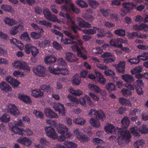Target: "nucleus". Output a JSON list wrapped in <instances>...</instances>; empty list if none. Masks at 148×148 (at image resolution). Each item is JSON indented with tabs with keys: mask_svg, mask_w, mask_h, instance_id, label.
Returning a JSON list of instances; mask_svg holds the SVG:
<instances>
[{
	"mask_svg": "<svg viewBox=\"0 0 148 148\" xmlns=\"http://www.w3.org/2000/svg\"><path fill=\"white\" fill-rule=\"evenodd\" d=\"M23 125L21 120L16 122L14 126H12L11 128L12 131L16 134L21 135L31 136L33 134L32 132L29 129L25 130L23 128H20Z\"/></svg>",
	"mask_w": 148,
	"mask_h": 148,
	"instance_id": "f257e3e1",
	"label": "nucleus"
},
{
	"mask_svg": "<svg viewBox=\"0 0 148 148\" xmlns=\"http://www.w3.org/2000/svg\"><path fill=\"white\" fill-rule=\"evenodd\" d=\"M54 65L53 66H50L48 68V70L50 73L55 75L62 74L66 75L68 74V71L66 69L62 68L60 67H55Z\"/></svg>",
	"mask_w": 148,
	"mask_h": 148,
	"instance_id": "f03ea898",
	"label": "nucleus"
},
{
	"mask_svg": "<svg viewBox=\"0 0 148 148\" xmlns=\"http://www.w3.org/2000/svg\"><path fill=\"white\" fill-rule=\"evenodd\" d=\"M24 50L27 54H30L31 53L34 57L36 56L39 53L38 49L30 44L25 45Z\"/></svg>",
	"mask_w": 148,
	"mask_h": 148,
	"instance_id": "7ed1b4c3",
	"label": "nucleus"
},
{
	"mask_svg": "<svg viewBox=\"0 0 148 148\" xmlns=\"http://www.w3.org/2000/svg\"><path fill=\"white\" fill-rule=\"evenodd\" d=\"M118 128L119 129L118 132L122 136L123 139L125 140L126 143H129L131 138V135L129 131L123 128Z\"/></svg>",
	"mask_w": 148,
	"mask_h": 148,
	"instance_id": "20e7f679",
	"label": "nucleus"
},
{
	"mask_svg": "<svg viewBox=\"0 0 148 148\" xmlns=\"http://www.w3.org/2000/svg\"><path fill=\"white\" fill-rule=\"evenodd\" d=\"M43 13L45 18L48 20L52 21L53 22H57L60 23V21L57 18L56 16L55 15H52L49 10L46 9L43 10Z\"/></svg>",
	"mask_w": 148,
	"mask_h": 148,
	"instance_id": "39448f33",
	"label": "nucleus"
},
{
	"mask_svg": "<svg viewBox=\"0 0 148 148\" xmlns=\"http://www.w3.org/2000/svg\"><path fill=\"white\" fill-rule=\"evenodd\" d=\"M63 32L65 35L71 39H70L68 38H65L63 41L64 44L68 45L72 44L75 43L76 42L73 40H75L76 38V36H75L67 31L66 30H63Z\"/></svg>",
	"mask_w": 148,
	"mask_h": 148,
	"instance_id": "423d86ee",
	"label": "nucleus"
},
{
	"mask_svg": "<svg viewBox=\"0 0 148 148\" xmlns=\"http://www.w3.org/2000/svg\"><path fill=\"white\" fill-rule=\"evenodd\" d=\"M33 71V72L38 76L44 77L46 75L45 68L40 65L34 67Z\"/></svg>",
	"mask_w": 148,
	"mask_h": 148,
	"instance_id": "0eeeda50",
	"label": "nucleus"
},
{
	"mask_svg": "<svg viewBox=\"0 0 148 148\" xmlns=\"http://www.w3.org/2000/svg\"><path fill=\"white\" fill-rule=\"evenodd\" d=\"M45 129V132L48 137L53 139L57 138V135L53 128L50 126H47Z\"/></svg>",
	"mask_w": 148,
	"mask_h": 148,
	"instance_id": "6e6552de",
	"label": "nucleus"
},
{
	"mask_svg": "<svg viewBox=\"0 0 148 148\" xmlns=\"http://www.w3.org/2000/svg\"><path fill=\"white\" fill-rule=\"evenodd\" d=\"M123 8L121 9V11L124 14H123L121 13V14L124 16L131 11L132 9V7H135L136 5L132 2H128L123 5Z\"/></svg>",
	"mask_w": 148,
	"mask_h": 148,
	"instance_id": "1a4fd4ad",
	"label": "nucleus"
},
{
	"mask_svg": "<svg viewBox=\"0 0 148 148\" xmlns=\"http://www.w3.org/2000/svg\"><path fill=\"white\" fill-rule=\"evenodd\" d=\"M73 51H77V54L78 57L82 58L84 60L87 59V56L83 53L82 51V48H80L77 45H73L72 47Z\"/></svg>",
	"mask_w": 148,
	"mask_h": 148,
	"instance_id": "9d476101",
	"label": "nucleus"
},
{
	"mask_svg": "<svg viewBox=\"0 0 148 148\" xmlns=\"http://www.w3.org/2000/svg\"><path fill=\"white\" fill-rule=\"evenodd\" d=\"M53 107L55 110L58 112L59 114H62V115H64L65 112L64 105L60 103H55L53 104Z\"/></svg>",
	"mask_w": 148,
	"mask_h": 148,
	"instance_id": "9b49d317",
	"label": "nucleus"
},
{
	"mask_svg": "<svg viewBox=\"0 0 148 148\" xmlns=\"http://www.w3.org/2000/svg\"><path fill=\"white\" fill-rule=\"evenodd\" d=\"M123 40L121 38H118L112 39L110 41V43L111 45L116 47L121 48L123 47L122 43L123 42Z\"/></svg>",
	"mask_w": 148,
	"mask_h": 148,
	"instance_id": "f8f14e48",
	"label": "nucleus"
},
{
	"mask_svg": "<svg viewBox=\"0 0 148 148\" xmlns=\"http://www.w3.org/2000/svg\"><path fill=\"white\" fill-rule=\"evenodd\" d=\"M17 141L19 143L28 147L30 146L32 143V141L29 138L25 137L18 138L17 140Z\"/></svg>",
	"mask_w": 148,
	"mask_h": 148,
	"instance_id": "ddd939ff",
	"label": "nucleus"
},
{
	"mask_svg": "<svg viewBox=\"0 0 148 148\" xmlns=\"http://www.w3.org/2000/svg\"><path fill=\"white\" fill-rule=\"evenodd\" d=\"M57 127L58 132L61 134H64L66 133H70L68 132V128L65 125L62 124H60L57 126H55Z\"/></svg>",
	"mask_w": 148,
	"mask_h": 148,
	"instance_id": "4468645a",
	"label": "nucleus"
},
{
	"mask_svg": "<svg viewBox=\"0 0 148 148\" xmlns=\"http://www.w3.org/2000/svg\"><path fill=\"white\" fill-rule=\"evenodd\" d=\"M18 98L27 104H30L32 102L30 97L27 95L19 94L18 95Z\"/></svg>",
	"mask_w": 148,
	"mask_h": 148,
	"instance_id": "2eb2a0df",
	"label": "nucleus"
},
{
	"mask_svg": "<svg viewBox=\"0 0 148 148\" xmlns=\"http://www.w3.org/2000/svg\"><path fill=\"white\" fill-rule=\"evenodd\" d=\"M8 107L11 114L15 116L18 115L19 111L14 104H9Z\"/></svg>",
	"mask_w": 148,
	"mask_h": 148,
	"instance_id": "dca6fc26",
	"label": "nucleus"
},
{
	"mask_svg": "<svg viewBox=\"0 0 148 148\" xmlns=\"http://www.w3.org/2000/svg\"><path fill=\"white\" fill-rule=\"evenodd\" d=\"M115 67L119 73H124L125 69V62L124 61L120 62L117 65L115 66Z\"/></svg>",
	"mask_w": 148,
	"mask_h": 148,
	"instance_id": "f3484780",
	"label": "nucleus"
},
{
	"mask_svg": "<svg viewBox=\"0 0 148 148\" xmlns=\"http://www.w3.org/2000/svg\"><path fill=\"white\" fill-rule=\"evenodd\" d=\"M77 19L79 27L85 28H89L91 27V25L90 24L86 22L81 18L78 17Z\"/></svg>",
	"mask_w": 148,
	"mask_h": 148,
	"instance_id": "a211bd4d",
	"label": "nucleus"
},
{
	"mask_svg": "<svg viewBox=\"0 0 148 148\" xmlns=\"http://www.w3.org/2000/svg\"><path fill=\"white\" fill-rule=\"evenodd\" d=\"M57 58L54 56L51 55L46 56L44 60L46 64L49 65L52 64L56 62Z\"/></svg>",
	"mask_w": 148,
	"mask_h": 148,
	"instance_id": "6ab92c4d",
	"label": "nucleus"
},
{
	"mask_svg": "<svg viewBox=\"0 0 148 148\" xmlns=\"http://www.w3.org/2000/svg\"><path fill=\"white\" fill-rule=\"evenodd\" d=\"M31 95L32 96L35 98H39L43 96L44 93L40 89H33L31 91Z\"/></svg>",
	"mask_w": 148,
	"mask_h": 148,
	"instance_id": "aec40b11",
	"label": "nucleus"
},
{
	"mask_svg": "<svg viewBox=\"0 0 148 148\" xmlns=\"http://www.w3.org/2000/svg\"><path fill=\"white\" fill-rule=\"evenodd\" d=\"M45 113L46 116L49 118H56L58 116V115L50 108L45 109Z\"/></svg>",
	"mask_w": 148,
	"mask_h": 148,
	"instance_id": "412c9836",
	"label": "nucleus"
},
{
	"mask_svg": "<svg viewBox=\"0 0 148 148\" xmlns=\"http://www.w3.org/2000/svg\"><path fill=\"white\" fill-rule=\"evenodd\" d=\"M67 97L69 99L70 101L71 102L70 103H67L68 106H71L73 107L75 106L79 103V100L75 97L72 96L70 95H68Z\"/></svg>",
	"mask_w": 148,
	"mask_h": 148,
	"instance_id": "4be33fe9",
	"label": "nucleus"
},
{
	"mask_svg": "<svg viewBox=\"0 0 148 148\" xmlns=\"http://www.w3.org/2000/svg\"><path fill=\"white\" fill-rule=\"evenodd\" d=\"M133 29L135 30H144L148 31V26L146 24H141L139 25H135L133 26Z\"/></svg>",
	"mask_w": 148,
	"mask_h": 148,
	"instance_id": "5701e85b",
	"label": "nucleus"
},
{
	"mask_svg": "<svg viewBox=\"0 0 148 148\" xmlns=\"http://www.w3.org/2000/svg\"><path fill=\"white\" fill-rule=\"evenodd\" d=\"M122 79L125 82L130 84L134 81L133 77L128 74H124L122 75Z\"/></svg>",
	"mask_w": 148,
	"mask_h": 148,
	"instance_id": "b1692460",
	"label": "nucleus"
},
{
	"mask_svg": "<svg viewBox=\"0 0 148 148\" xmlns=\"http://www.w3.org/2000/svg\"><path fill=\"white\" fill-rule=\"evenodd\" d=\"M122 124L121 128L125 129L129 125L130 121L128 118L126 116H124L122 119L121 121Z\"/></svg>",
	"mask_w": 148,
	"mask_h": 148,
	"instance_id": "393cba45",
	"label": "nucleus"
},
{
	"mask_svg": "<svg viewBox=\"0 0 148 148\" xmlns=\"http://www.w3.org/2000/svg\"><path fill=\"white\" fill-rule=\"evenodd\" d=\"M40 89L41 90L46 92L48 94L51 93L53 92V88L51 87L49 85H43L40 86Z\"/></svg>",
	"mask_w": 148,
	"mask_h": 148,
	"instance_id": "a878e982",
	"label": "nucleus"
},
{
	"mask_svg": "<svg viewBox=\"0 0 148 148\" xmlns=\"http://www.w3.org/2000/svg\"><path fill=\"white\" fill-rule=\"evenodd\" d=\"M0 88L3 91L6 92L10 91L11 89L9 84L5 82H3L1 83Z\"/></svg>",
	"mask_w": 148,
	"mask_h": 148,
	"instance_id": "bb28decb",
	"label": "nucleus"
},
{
	"mask_svg": "<svg viewBox=\"0 0 148 148\" xmlns=\"http://www.w3.org/2000/svg\"><path fill=\"white\" fill-rule=\"evenodd\" d=\"M66 59L69 62H74L77 60L75 55L71 53L68 52L66 54Z\"/></svg>",
	"mask_w": 148,
	"mask_h": 148,
	"instance_id": "cd10ccee",
	"label": "nucleus"
},
{
	"mask_svg": "<svg viewBox=\"0 0 148 148\" xmlns=\"http://www.w3.org/2000/svg\"><path fill=\"white\" fill-rule=\"evenodd\" d=\"M95 118L98 120H100L103 121L106 118V116L104 112L101 111H98L97 112Z\"/></svg>",
	"mask_w": 148,
	"mask_h": 148,
	"instance_id": "c85d7f7f",
	"label": "nucleus"
},
{
	"mask_svg": "<svg viewBox=\"0 0 148 148\" xmlns=\"http://www.w3.org/2000/svg\"><path fill=\"white\" fill-rule=\"evenodd\" d=\"M95 74L98 82L102 84H103L105 82V80L103 78L102 74L99 72L95 71Z\"/></svg>",
	"mask_w": 148,
	"mask_h": 148,
	"instance_id": "c756f323",
	"label": "nucleus"
},
{
	"mask_svg": "<svg viewBox=\"0 0 148 148\" xmlns=\"http://www.w3.org/2000/svg\"><path fill=\"white\" fill-rule=\"evenodd\" d=\"M88 87L90 90L97 93H100L101 92V89L97 86L90 84L88 85Z\"/></svg>",
	"mask_w": 148,
	"mask_h": 148,
	"instance_id": "7c9ffc66",
	"label": "nucleus"
},
{
	"mask_svg": "<svg viewBox=\"0 0 148 148\" xmlns=\"http://www.w3.org/2000/svg\"><path fill=\"white\" fill-rule=\"evenodd\" d=\"M104 129L106 132L110 134H112L115 130L114 127L111 124H108L105 127Z\"/></svg>",
	"mask_w": 148,
	"mask_h": 148,
	"instance_id": "2f4dec72",
	"label": "nucleus"
},
{
	"mask_svg": "<svg viewBox=\"0 0 148 148\" xmlns=\"http://www.w3.org/2000/svg\"><path fill=\"white\" fill-rule=\"evenodd\" d=\"M119 101L121 105L126 106H131L132 104L130 101L125 99L124 98H121L119 99Z\"/></svg>",
	"mask_w": 148,
	"mask_h": 148,
	"instance_id": "473e14b6",
	"label": "nucleus"
},
{
	"mask_svg": "<svg viewBox=\"0 0 148 148\" xmlns=\"http://www.w3.org/2000/svg\"><path fill=\"white\" fill-rule=\"evenodd\" d=\"M23 28V26L21 25H18L17 26H14L10 31V34L13 35L16 34L18 31V29H21L22 30Z\"/></svg>",
	"mask_w": 148,
	"mask_h": 148,
	"instance_id": "72a5a7b5",
	"label": "nucleus"
},
{
	"mask_svg": "<svg viewBox=\"0 0 148 148\" xmlns=\"http://www.w3.org/2000/svg\"><path fill=\"white\" fill-rule=\"evenodd\" d=\"M58 138V140L60 142H62L65 140L66 138H68L71 137V133H66L65 134H61Z\"/></svg>",
	"mask_w": 148,
	"mask_h": 148,
	"instance_id": "f704fd0d",
	"label": "nucleus"
},
{
	"mask_svg": "<svg viewBox=\"0 0 148 148\" xmlns=\"http://www.w3.org/2000/svg\"><path fill=\"white\" fill-rule=\"evenodd\" d=\"M4 21L5 23L10 26H12L15 24L14 20L9 17H6L4 18Z\"/></svg>",
	"mask_w": 148,
	"mask_h": 148,
	"instance_id": "c9c22d12",
	"label": "nucleus"
},
{
	"mask_svg": "<svg viewBox=\"0 0 148 148\" xmlns=\"http://www.w3.org/2000/svg\"><path fill=\"white\" fill-rule=\"evenodd\" d=\"M92 28L93 29H95L96 32V31H97V32L98 33H97L96 36L99 37H103L104 35V29H102L101 28L98 27L96 26H93L92 27Z\"/></svg>",
	"mask_w": 148,
	"mask_h": 148,
	"instance_id": "e433bc0d",
	"label": "nucleus"
},
{
	"mask_svg": "<svg viewBox=\"0 0 148 148\" xmlns=\"http://www.w3.org/2000/svg\"><path fill=\"white\" fill-rule=\"evenodd\" d=\"M72 81L74 85H78L79 84L80 82V77L78 76L75 75L72 78Z\"/></svg>",
	"mask_w": 148,
	"mask_h": 148,
	"instance_id": "4c0bfd02",
	"label": "nucleus"
},
{
	"mask_svg": "<svg viewBox=\"0 0 148 148\" xmlns=\"http://www.w3.org/2000/svg\"><path fill=\"white\" fill-rule=\"evenodd\" d=\"M139 128V131L142 134L148 133V127L145 125L143 124Z\"/></svg>",
	"mask_w": 148,
	"mask_h": 148,
	"instance_id": "58836bf2",
	"label": "nucleus"
},
{
	"mask_svg": "<svg viewBox=\"0 0 148 148\" xmlns=\"http://www.w3.org/2000/svg\"><path fill=\"white\" fill-rule=\"evenodd\" d=\"M140 57V56H138L136 58H130L127 60V62L131 65L137 64L139 63L138 59Z\"/></svg>",
	"mask_w": 148,
	"mask_h": 148,
	"instance_id": "ea45409f",
	"label": "nucleus"
},
{
	"mask_svg": "<svg viewBox=\"0 0 148 148\" xmlns=\"http://www.w3.org/2000/svg\"><path fill=\"white\" fill-rule=\"evenodd\" d=\"M90 123L92 126L96 128L99 127L100 125V123L98 120H95L92 118H91L90 121Z\"/></svg>",
	"mask_w": 148,
	"mask_h": 148,
	"instance_id": "a19ab883",
	"label": "nucleus"
},
{
	"mask_svg": "<svg viewBox=\"0 0 148 148\" xmlns=\"http://www.w3.org/2000/svg\"><path fill=\"white\" fill-rule=\"evenodd\" d=\"M82 31L84 33L88 35H93L96 33V32L95 29H83L82 30Z\"/></svg>",
	"mask_w": 148,
	"mask_h": 148,
	"instance_id": "79ce46f5",
	"label": "nucleus"
},
{
	"mask_svg": "<svg viewBox=\"0 0 148 148\" xmlns=\"http://www.w3.org/2000/svg\"><path fill=\"white\" fill-rule=\"evenodd\" d=\"M115 85L112 83L111 82L106 85V88L109 92H111L113 90H115Z\"/></svg>",
	"mask_w": 148,
	"mask_h": 148,
	"instance_id": "37998d69",
	"label": "nucleus"
},
{
	"mask_svg": "<svg viewBox=\"0 0 148 148\" xmlns=\"http://www.w3.org/2000/svg\"><path fill=\"white\" fill-rule=\"evenodd\" d=\"M77 5L82 8H86L88 4L85 1L82 0H78L76 1Z\"/></svg>",
	"mask_w": 148,
	"mask_h": 148,
	"instance_id": "c03bdc74",
	"label": "nucleus"
},
{
	"mask_svg": "<svg viewBox=\"0 0 148 148\" xmlns=\"http://www.w3.org/2000/svg\"><path fill=\"white\" fill-rule=\"evenodd\" d=\"M104 72L106 75L111 77L114 79L115 74L114 71L108 69L106 70Z\"/></svg>",
	"mask_w": 148,
	"mask_h": 148,
	"instance_id": "a18cd8bd",
	"label": "nucleus"
},
{
	"mask_svg": "<svg viewBox=\"0 0 148 148\" xmlns=\"http://www.w3.org/2000/svg\"><path fill=\"white\" fill-rule=\"evenodd\" d=\"M100 12L103 16L107 17L110 14V10L107 8H103L100 9Z\"/></svg>",
	"mask_w": 148,
	"mask_h": 148,
	"instance_id": "49530a36",
	"label": "nucleus"
},
{
	"mask_svg": "<svg viewBox=\"0 0 148 148\" xmlns=\"http://www.w3.org/2000/svg\"><path fill=\"white\" fill-rule=\"evenodd\" d=\"M88 1L90 6L94 9H95L99 5L98 3L95 0H88Z\"/></svg>",
	"mask_w": 148,
	"mask_h": 148,
	"instance_id": "de8ad7c7",
	"label": "nucleus"
},
{
	"mask_svg": "<svg viewBox=\"0 0 148 148\" xmlns=\"http://www.w3.org/2000/svg\"><path fill=\"white\" fill-rule=\"evenodd\" d=\"M121 91L122 95L126 97L131 96L132 94V92L127 88H123Z\"/></svg>",
	"mask_w": 148,
	"mask_h": 148,
	"instance_id": "09e8293b",
	"label": "nucleus"
},
{
	"mask_svg": "<svg viewBox=\"0 0 148 148\" xmlns=\"http://www.w3.org/2000/svg\"><path fill=\"white\" fill-rule=\"evenodd\" d=\"M33 113L35 115L36 117L41 119H43L44 114L41 111L37 110H34L33 112Z\"/></svg>",
	"mask_w": 148,
	"mask_h": 148,
	"instance_id": "8fccbe9b",
	"label": "nucleus"
},
{
	"mask_svg": "<svg viewBox=\"0 0 148 148\" xmlns=\"http://www.w3.org/2000/svg\"><path fill=\"white\" fill-rule=\"evenodd\" d=\"M64 144L68 148H76V145L75 143L70 141H66L64 142Z\"/></svg>",
	"mask_w": 148,
	"mask_h": 148,
	"instance_id": "3c124183",
	"label": "nucleus"
},
{
	"mask_svg": "<svg viewBox=\"0 0 148 148\" xmlns=\"http://www.w3.org/2000/svg\"><path fill=\"white\" fill-rule=\"evenodd\" d=\"M85 120L82 118L75 119L73 121L77 125H84L85 123Z\"/></svg>",
	"mask_w": 148,
	"mask_h": 148,
	"instance_id": "603ef678",
	"label": "nucleus"
},
{
	"mask_svg": "<svg viewBox=\"0 0 148 148\" xmlns=\"http://www.w3.org/2000/svg\"><path fill=\"white\" fill-rule=\"evenodd\" d=\"M143 68V67L141 66H136L134 69L131 70V73L132 74H134L136 73H140L142 71Z\"/></svg>",
	"mask_w": 148,
	"mask_h": 148,
	"instance_id": "864d4df0",
	"label": "nucleus"
},
{
	"mask_svg": "<svg viewBox=\"0 0 148 148\" xmlns=\"http://www.w3.org/2000/svg\"><path fill=\"white\" fill-rule=\"evenodd\" d=\"M63 12L62 11L60 12L59 15L61 16L66 18L68 20H70L71 21H72V18L70 16V15L66 12Z\"/></svg>",
	"mask_w": 148,
	"mask_h": 148,
	"instance_id": "5fc2aeb1",
	"label": "nucleus"
},
{
	"mask_svg": "<svg viewBox=\"0 0 148 148\" xmlns=\"http://www.w3.org/2000/svg\"><path fill=\"white\" fill-rule=\"evenodd\" d=\"M31 26L35 30L38 32H44L42 28L40 26H38L35 23H32L31 24Z\"/></svg>",
	"mask_w": 148,
	"mask_h": 148,
	"instance_id": "6e6d98bb",
	"label": "nucleus"
},
{
	"mask_svg": "<svg viewBox=\"0 0 148 148\" xmlns=\"http://www.w3.org/2000/svg\"><path fill=\"white\" fill-rule=\"evenodd\" d=\"M69 92L71 93L76 96H79L82 94V91L79 90H75L71 88L69 90Z\"/></svg>",
	"mask_w": 148,
	"mask_h": 148,
	"instance_id": "4d7b16f0",
	"label": "nucleus"
},
{
	"mask_svg": "<svg viewBox=\"0 0 148 148\" xmlns=\"http://www.w3.org/2000/svg\"><path fill=\"white\" fill-rule=\"evenodd\" d=\"M77 138L79 140L82 141H87L90 140L89 138L86 135L82 134L80 135H79L78 136H77Z\"/></svg>",
	"mask_w": 148,
	"mask_h": 148,
	"instance_id": "13d9d810",
	"label": "nucleus"
},
{
	"mask_svg": "<svg viewBox=\"0 0 148 148\" xmlns=\"http://www.w3.org/2000/svg\"><path fill=\"white\" fill-rule=\"evenodd\" d=\"M10 119L9 115L5 114H3L1 117H0V120L3 122H8L10 120Z\"/></svg>",
	"mask_w": 148,
	"mask_h": 148,
	"instance_id": "bf43d9fd",
	"label": "nucleus"
},
{
	"mask_svg": "<svg viewBox=\"0 0 148 148\" xmlns=\"http://www.w3.org/2000/svg\"><path fill=\"white\" fill-rule=\"evenodd\" d=\"M42 32H38L36 33L35 32H32L31 33V36L33 38L35 39H38L41 36V33Z\"/></svg>",
	"mask_w": 148,
	"mask_h": 148,
	"instance_id": "052dcab7",
	"label": "nucleus"
},
{
	"mask_svg": "<svg viewBox=\"0 0 148 148\" xmlns=\"http://www.w3.org/2000/svg\"><path fill=\"white\" fill-rule=\"evenodd\" d=\"M114 33L120 36H124L125 35V30L122 29L116 30L114 31Z\"/></svg>",
	"mask_w": 148,
	"mask_h": 148,
	"instance_id": "680f3d73",
	"label": "nucleus"
},
{
	"mask_svg": "<svg viewBox=\"0 0 148 148\" xmlns=\"http://www.w3.org/2000/svg\"><path fill=\"white\" fill-rule=\"evenodd\" d=\"M145 143L142 140H138L134 143L135 148H142Z\"/></svg>",
	"mask_w": 148,
	"mask_h": 148,
	"instance_id": "e2e57ef3",
	"label": "nucleus"
},
{
	"mask_svg": "<svg viewBox=\"0 0 148 148\" xmlns=\"http://www.w3.org/2000/svg\"><path fill=\"white\" fill-rule=\"evenodd\" d=\"M13 67L16 69H20L22 65V62L19 61H15L12 63Z\"/></svg>",
	"mask_w": 148,
	"mask_h": 148,
	"instance_id": "0e129e2a",
	"label": "nucleus"
},
{
	"mask_svg": "<svg viewBox=\"0 0 148 148\" xmlns=\"http://www.w3.org/2000/svg\"><path fill=\"white\" fill-rule=\"evenodd\" d=\"M39 23L41 25L49 28L51 27L52 23L46 21H40Z\"/></svg>",
	"mask_w": 148,
	"mask_h": 148,
	"instance_id": "69168bd1",
	"label": "nucleus"
},
{
	"mask_svg": "<svg viewBox=\"0 0 148 148\" xmlns=\"http://www.w3.org/2000/svg\"><path fill=\"white\" fill-rule=\"evenodd\" d=\"M21 69H23L27 71H29L30 68L29 67L28 65L25 62H22V65Z\"/></svg>",
	"mask_w": 148,
	"mask_h": 148,
	"instance_id": "338daca9",
	"label": "nucleus"
},
{
	"mask_svg": "<svg viewBox=\"0 0 148 148\" xmlns=\"http://www.w3.org/2000/svg\"><path fill=\"white\" fill-rule=\"evenodd\" d=\"M1 8L6 12H10L12 10V7L9 5L3 4L1 5Z\"/></svg>",
	"mask_w": 148,
	"mask_h": 148,
	"instance_id": "774afa93",
	"label": "nucleus"
}]
</instances>
